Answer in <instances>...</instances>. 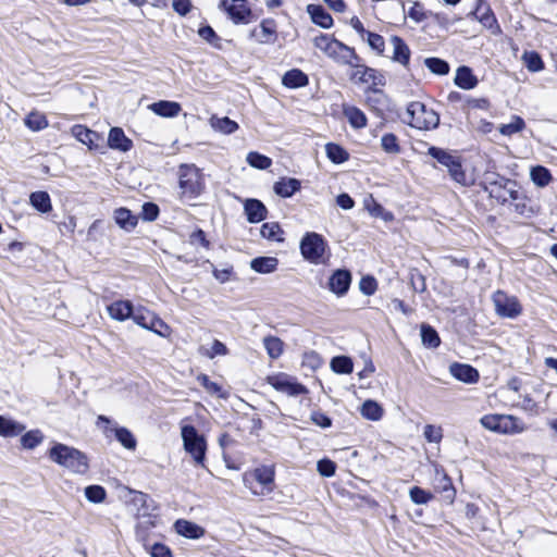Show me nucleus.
I'll use <instances>...</instances> for the list:
<instances>
[{
    "label": "nucleus",
    "instance_id": "nucleus-38",
    "mask_svg": "<svg viewBox=\"0 0 557 557\" xmlns=\"http://www.w3.org/2000/svg\"><path fill=\"white\" fill-rule=\"evenodd\" d=\"M344 114L350 125L355 128H362L367 125V117L364 113L356 107H346L344 109Z\"/></svg>",
    "mask_w": 557,
    "mask_h": 557
},
{
    "label": "nucleus",
    "instance_id": "nucleus-40",
    "mask_svg": "<svg viewBox=\"0 0 557 557\" xmlns=\"http://www.w3.org/2000/svg\"><path fill=\"white\" fill-rule=\"evenodd\" d=\"M381 147L388 154H399L401 147L398 137L393 133H386L381 137Z\"/></svg>",
    "mask_w": 557,
    "mask_h": 557
},
{
    "label": "nucleus",
    "instance_id": "nucleus-34",
    "mask_svg": "<svg viewBox=\"0 0 557 557\" xmlns=\"http://www.w3.org/2000/svg\"><path fill=\"white\" fill-rule=\"evenodd\" d=\"M210 125L214 131L225 135L233 134L238 129V124L227 116L219 117L213 115L210 119Z\"/></svg>",
    "mask_w": 557,
    "mask_h": 557
},
{
    "label": "nucleus",
    "instance_id": "nucleus-31",
    "mask_svg": "<svg viewBox=\"0 0 557 557\" xmlns=\"http://www.w3.org/2000/svg\"><path fill=\"white\" fill-rule=\"evenodd\" d=\"M455 84L462 89L469 90L478 85V79L473 75L471 69L460 66L455 76Z\"/></svg>",
    "mask_w": 557,
    "mask_h": 557
},
{
    "label": "nucleus",
    "instance_id": "nucleus-17",
    "mask_svg": "<svg viewBox=\"0 0 557 557\" xmlns=\"http://www.w3.org/2000/svg\"><path fill=\"white\" fill-rule=\"evenodd\" d=\"M450 374L458 381L467 384L476 383L479 381V372L469 364L453 363L449 367Z\"/></svg>",
    "mask_w": 557,
    "mask_h": 557
},
{
    "label": "nucleus",
    "instance_id": "nucleus-32",
    "mask_svg": "<svg viewBox=\"0 0 557 557\" xmlns=\"http://www.w3.org/2000/svg\"><path fill=\"white\" fill-rule=\"evenodd\" d=\"M274 191L281 197L293 196L300 188V182L297 178H282L274 184Z\"/></svg>",
    "mask_w": 557,
    "mask_h": 557
},
{
    "label": "nucleus",
    "instance_id": "nucleus-2",
    "mask_svg": "<svg viewBox=\"0 0 557 557\" xmlns=\"http://www.w3.org/2000/svg\"><path fill=\"white\" fill-rule=\"evenodd\" d=\"M180 198L194 200L205 189L203 174L195 164H182L178 169Z\"/></svg>",
    "mask_w": 557,
    "mask_h": 557
},
{
    "label": "nucleus",
    "instance_id": "nucleus-59",
    "mask_svg": "<svg viewBox=\"0 0 557 557\" xmlns=\"http://www.w3.org/2000/svg\"><path fill=\"white\" fill-rule=\"evenodd\" d=\"M363 40H367L370 48L374 50L376 53L382 54L384 52L385 41L381 35L368 32Z\"/></svg>",
    "mask_w": 557,
    "mask_h": 557
},
{
    "label": "nucleus",
    "instance_id": "nucleus-9",
    "mask_svg": "<svg viewBox=\"0 0 557 557\" xmlns=\"http://www.w3.org/2000/svg\"><path fill=\"white\" fill-rule=\"evenodd\" d=\"M492 301L495 312L502 318L515 319L522 312V306L518 298L509 296L504 290H496L492 296Z\"/></svg>",
    "mask_w": 557,
    "mask_h": 557
},
{
    "label": "nucleus",
    "instance_id": "nucleus-24",
    "mask_svg": "<svg viewBox=\"0 0 557 557\" xmlns=\"http://www.w3.org/2000/svg\"><path fill=\"white\" fill-rule=\"evenodd\" d=\"M175 531L187 539H200L205 534L203 528L195 522L180 519L174 524Z\"/></svg>",
    "mask_w": 557,
    "mask_h": 557
},
{
    "label": "nucleus",
    "instance_id": "nucleus-61",
    "mask_svg": "<svg viewBox=\"0 0 557 557\" xmlns=\"http://www.w3.org/2000/svg\"><path fill=\"white\" fill-rule=\"evenodd\" d=\"M423 435L429 443L438 444L443 438V430L441 426L426 424L424 426Z\"/></svg>",
    "mask_w": 557,
    "mask_h": 557
},
{
    "label": "nucleus",
    "instance_id": "nucleus-20",
    "mask_svg": "<svg viewBox=\"0 0 557 557\" xmlns=\"http://www.w3.org/2000/svg\"><path fill=\"white\" fill-rule=\"evenodd\" d=\"M453 181L461 186H471L473 178L466 173L462 168L461 160L459 157H455L454 160L446 166Z\"/></svg>",
    "mask_w": 557,
    "mask_h": 557
},
{
    "label": "nucleus",
    "instance_id": "nucleus-4",
    "mask_svg": "<svg viewBox=\"0 0 557 557\" xmlns=\"http://www.w3.org/2000/svg\"><path fill=\"white\" fill-rule=\"evenodd\" d=\"M480 423L484 429L504 435L521 434L529 429L523 419L513 414H485Z\"/></svg>",
    "mask_w": 557,
    "mask_h": 557
},
{
    "label": "nucleus",
    "instance_id": "nucleus-27",
    "mask_svg": "<svg viewBox=\"0 0 557 557\" xmlns=\"http://www.w3.org/2000/svg\"><path fill=\"white\" fill-rule=\"evenodd\" d=\"M71 134L78 141L88 146L89 149H94L97 147L96 141L99 139V135L96 132L87 128L86 126L74 125L71 128Z\"/></svg>",
    "mask_w": 557,
    "mask_h": 557
},
{
    "label": "nucleus",
    "instance_id": "nucleus-3",
    "mask_svg": "<svg viewBox=\"0 0 557 557\" xmlns=\"http://www.w3.org/2000/svg\"><path fill=\"white\" fill-rule=\"evenodd\" d=\"M404 121L420 131L434 129L440 124L438 113L421 101H411L406 109Z\"/></svg>",
    "mask_w": 557,
    "mask_h": 557
},
{
    "label": "nucleus",
    "instance_id": "nucleus-55",
    "mask_svg": "<svg viewBox=\"0 0 557 557\" xmlns=\"http://www.w3.org/2000/svg\"><path fill=\"white\" fill-rule=\"evenodd\" d=\"M523 61L527 69L531 72H539L544 67V63L540 54L534 51L524 52Z\"/></svg>",
    "mask_w": 557,
    "mask_h": 557
},
{
    "label": "nucleus",
    "instance_id": "nucleus-52",
    "mask_svg": "<svg viewBox=\"0 0 557 557\" xmlns=\"http://www.w3.org/2000/svg\"><path fill=\"white\" fill-rule=\"evenodd\" d=\"M197 381L199 384L211 395H215L221 398H225V394L222 392V387L215 383L212 382L207 374H199L197 376Z\"/></svg>",
    "mask_w": 557,
    "mask_h": 557
},
{
    "label": "nucleus",
    "instance_id": "nucleus-51",
    "mask_svg": "<svg viewBox=\"0 0 557 557\" xmlns=\"http://www.w3.org/2000/svg\"><path fill=\"white\" fill-rule=\"evenodd\" d=\"M199 352L209 359H213L216 356H226L228 349L222 342L214 339L210 348L201 347Z\"/></svg>",
    "mask_w": 557,
    "mask_h": 557
},
{
    "label": "nucleus",
    "instance_id": "nucleus-33",
    "mask_svg": "<svg viewBox=\"0 0 557 557\" xmlns=\"http://www.w3.org/2000/svg\"><path fill=\"white\" fill-rule=\"evenodd\" d=\"M29 203L41 213H48L52 210L50 196L47 191H34L29 196Z\"/></svg>",
    "mask_w": 557,
    "mask_h": 557
},
{
    "label": "nucleus",
    "instance_id": "nucleus-53",
    "mask_svg": "<svg viewBox=\"0 0 557 557\" xmlns=\"http://www.w3.org/2000/svg\"><path fill=\"white\" fill-rule=\"evenodd\" d=\"M409 497L412 503L417 505H424L433 498V494L419 486H413L409 490Z\"/></svg>",
    "mask_w": 557,
    "mask_h": 557
},
{
    "label": "nucleus",
    "instance_id": "nucleus-48",
    "mask_svg": "<svg viewBox=\"0 0 557 557\" xmlns=\"http://www.w3.org/2000/svg\"><path fill=\"white\" fill-rule=\"evenodd\" d=\"M261 236L269 240L282 242L283 240V231L277 223H264L260 230Z\"/></svg>",
    "mask_w": 557,
    "mask_h": 557
},
{
    "label": "nucleus",
    "instance_id": "nucleus-11",
    "mask_svg": "<svg viewBox=\"0 0 557 557\" xmlns=\"http://www.w3.org/2000/svg\"><path fill=\"white\" fill-rule=\"evenodd\" d=\"M129 505L136 511L137 518L152 517L157 512L154 500L147 494L137 491H129Z\"/></svg>",
    "mask_w": 557,
    "mask_h": 557
},
{
    "label": "nucleus",
    "instance_id": "nucleus-26",
    "mask_svg": "<svg viewBox=\"0 0 557 557\" xmlns=\"http://www.w3.org/2000/svg\"><path fill=\"white\" fill-rule=\"evenodd\" d=\"M158 523L159 517L157 512H153L152 517L138 518V522L136 524V539L141 542L144 546H147L149 529L156 528Z\"/></svg>",
    "mask_w": 557,
    "mask_h": 557
},
{
    "label": "nucleus",
    "instance_id": "nucleus-36",
    "mask_svg": "<svg viewBox=\"0 0 557 557\" xmlns=\"http://www.w3.org/2000/svg\"><path fill=\"white\" fill-rule=\"evenodd\" d=\"M111 432H114L115 438L121 443V445L128 449L134 450L137 446V441L133 433L123 426H115L110 429Z\"/></svg>",
    "mask_w": 557,
    "mask_h": 557
},
{
    "label": "nucleus",
    "instance_id": "nucleus-43",
    "mask_svg": "<svg viewBox=\"0 0 557 557\" xmlns=\"http://www.w3.org/2000/svg\"><path fill=\"white\" fill-rule=\"evenodd\" d=\"M352 361L349 357L337 356L331 360V369L338 374H349L352 372Z\"/></svg>",
    "mask_w": 557,
    "mask_h": 557
},
{
    "label": "nucleus",
    "instance_id": "nucleus-35",
    "mask_svg": "<svg viewBox=\"0 0 557 557\" xmlns=\"http://www.w3.org/2000/svg\"><path fill=\"white\" fill-rule=\"evenodd\" d=\"M263 347L271 359L280 358L284 352V343L281 338L269 335L263 338Z\"/></svg>",
    "mask_w": 557,
    "mask_h": 557
},
{
    "label": "nucleus",
    "instance_id": "nucleus-23",
    "mask_svg": "<svg viewBox=\"0 0 557 557\" xmlns=\"http://www.w3.org/2000/svg\"><path fill=\"white\" fill-rule=\"evenodd\" d=\"M133 305L128 300H116L108 306L109 315L116 321H125L133 313Z\"/></svg>",
    "mask_w": 557,
    "mask_h": 557
},
{
    "label": "nucleus",
    "instance_id": "nucleus-12",
    "mask_svg": "<svg viewBox=\"0 0 557 557\" xmlns=\"http://www.w3.org/2000/svg\"><path fill=\"white\" fill-rule=\"evenodd\" d=\"M347 66L351 67V73L349 75L351 82L356 84H370L373 86L379 84L376 82V71L364 65L359 55L357 60H354L350 64H347Z\"/></svg>",
    "mask_w": 557,
    "mask_h": 557
},
{
    "label": "nucleus",
    "instance_id": "nucleus-29",
    "mask_svg": "<svg viewBox=\"0 0 557 557\" xmlns=\"http://www.w3.org/2000/svg\"><path fill=\"white\" fill-rule=\"evenodd\" d=\"M308 76L298 69L287 71L282 77V84L287 88H299L308 85Z\"/></svg>",
    "mask_w": 557,
    "mask_h": 557
},
{
    "label": "nucleus",
    "instance_id": "nucleus-49",
    "mask_svg": "<svg viewBox=\"0 0 557 557\" xmlns=\"http://www.w3.org/2000/svg\"><path fill=\"white\" fill-rule=\"evenodd\" d=\"M154 314H156L154 312L140 307V308H137L136 310H133L131 319H133V321L137 325L148 330L149 324H150L152 318L154 317Z\"/></svg>",
    "mask_w": 557,
    "mask_h": 557
},
{
    "label": "nucleus",
    "instance_id": "nucleus-13",
    "mask_svg": "<svg viewBox=\"0 0 557 557\" xmlns=\"http://www.w3.org/2000/svg\"><path fill=\"white\" fill-rule=\"evenodd\" d=\"M276 37V23L272 18L263 20L250 32V38L262 45L275 42Z\"/></svg>",
    "mask_w": 557,
    "mask_h": 557
},
{
    "label": "nucleus",
    "instance_id": "nucleus-25",
    "mask_svg": "<svg viewBox=\"0 0 557 557\" xmlns=\"http://www.w3.org/2000/svg\"><path fill=\"white\" fill-rule=\"evenodd\" d=\"M113 219L115 223L126 232H132L138 223L137 216L126 208L115 209L113 212Z\"/></svg>",
    "mask_w": 557,
    "mask_h": 557
},
{
    "label": "nucleus",
    "instance_id": "nucleus-1",
    "mask_svg": "<svg viewBox=\"0 0 557 557\" xmlns=\"http://www.w3.org/2000/svg\"><path fill=\"white\" fill-rule=\"evenodd\" d=\"M49 458L73 473L84 474L88 470V460L78 449L58 443L49 450Z\"/></svg>",
    "mask_w": 557,
    "mask_h": 557
},
{
    "label": "nucleus",
    "instance_id": "nucleus-46",
    "mask_svg": "<svg viewBox=\"0 0 557 557\" xmlns=\"http://www.w3.org/2000/svg\"><path fill=\"white\" fill-rule=\"evenodd\" d=\"M325 152L327 158L334 163H343L348 160L347 151L336 144H326Z\"/></svg>",
    "mask_w": 557,
    "mask_h": 557
},
{
    "label": "nucleus",
    "instance_id": "nucleus-21",
    "mask_svg": "<svg viewBox=\"0 0 557 557\" xmlns=\"http://www.w3.org/2000/svg\"><path fill=\"white\" fill-rule=\"evenodd\" d=\"M247 220L250 223H259L267 216L265 206L258 199H247L244 203Z\"/></svg>",
    "mask_w": 557,
    "mask_h": 557
},
{
    "label": "nucleus",
    "instance_id": "nucleus-41",
    "mask_svg": "<svg viewBox=\"0 0 557 557\" xmlns=\"http://www.w3.org/2000/svg\"><path fill=\"white\" fill-rule=\"evenodd\" d=\"M363 418L372 421H377L383 416V408L373 400H366L360 410Z\"/></svg>",
    "mask_w": 557,
    "mask_h": 557
},
{
    "label": "nucleus",
    "instance_id": "nucleus-5",
    "mask_svg": "<svg viewBox=\"0 0 557 557\" xmlns=\"http://www.w3.org/2000/svg\"><path fill=\"white\" fill-rule=\"evenodd\" d=\"M274 476V467L262 465L251 471L245 472L243 474V482L253 495L264 496L273 492Z\"/></svg>",
    "mask_w": 557,
    "mask_h": 557
},
{
    "label": "nucleus",
    "instance_id": "nucleus-8",
    "mask_svg": "<svg viewBox=\"0 0 557 557\" xmlns=\"http://www.w3.org/2000/svg\"><path fill=\"white\" fill-rule=\"evenodd\" d=\"M265 380L274 389L288 396H298L308 393L306 386L298 383L296 377L284 372L268 375Z\"/></svg>",
    "mask_w": 557,
    "mask_h": 557
},
{
    "label": "nucleus",
    "instance_id": "nucleus-10",
    "mask_svg": "<svg viewBox=\"0 0 557 557\" xmlns=\"http://www.w3.org/2000/svg\"><path fill=\"white\" fill-rule=\"evenodd\" d=\"M221 8L236 24H248L251 22L252 12L246 0H222Z\"/></svg>",
    "mask_w": 557,
    "mask_h": 557
},
{
    "label": "nucleus",
    "instance_id": "nucleus-7",
    "mask_svg": "<svg viewBox=\"0 0 557 557\" xmlns=\"http://www.w3.org/2000/svg\"><path fill=\"white\" fill-rule=\"evenodd\" d=\"M181 436L184 449L191 456L196 465L203 466L207 451V442L195 426L181 424Z\"/></svg>",
    "mask_w": 557,
    "mask_h": 557
},
{
    "label": "nucleus",
    "instance_id": "nucleus-19",
    "mask_svg": "<svg viewBox=\"0 0 557 557\" xmlns=\"http://www.w3.org/2000/svg\"><path fill=\"white\" fill-rule=\"evenodd\" d=\"M148 108L154 114L162 116V117H175L182 111V107L178 102L168 101V100H160V101L153 102V103L149 104Z\"/></svg>",
    "mask_w": 557,
    "mask_h": 557
},
{
    "label": "nucleus",
    "instance_id": "nucleus-57",
    "mask_svg": "<svg viewBox=\"0 0 557 557\" xmlns=\"http://www.w3.org/2000/svg\"><path fill=\"white\" fill-rule=\"evenodd\" d=\"M106 490L100 485H90L85 488V496L90 503L100 504L106 499Z\"/></svg>",
    "mask_w": 557,
    "mask_h": 557
},
{
    "label": "nucleus",
    "instance_id": "nucleus-45",
    "mask_svg": "<svg viewBox=\"0 0 557 557\" xmlns=\"http://www.w3.org/2000/svg\"><path fill=\"white\" fill-rule=\"evenodd\" d=\"M421 338L423 345L430 348H436L441 343L437 332L428 324L421 325Z\"/></svg>",
    "mask_w": 557,
    "mask_h": 557
},
{
    "label": "nucleus",
    "instance_id": "nucleus-58",
    "mask_svg": "<svg viewBox=\"0 0 557 557\" xmlns=\"http://www.w3.org/2000/svg\"><path fill=\"white\" fill-rule=\"evenodd\" d=\"M148 330L162 337H169L171 334L170 326L157 314L152 318Z\"/></svg>",
    "mask_w": 557,
    "mask_h": 557
},
{
    "label": "nucleus",
    "instance_id": "nucleus-44",
    "mask_svg": "<svg viewBox=\"0 0 557 557\" xmlns=\"http://www.w3.org/2000/svg\"><path fill=\"white\" fill-rule=\"evenodd\" d=\"M525 127V123L522 117L513 115L511 121L506 124H502L498 128L499 133L504 136H511L521 132Z\"/></svg>",
    "mask_w": 557,
    "mask_h": 557
},
{
    "label": "nucleus",
    "instance_id": "nucleus-39",
    "mask_svg": "<svg viewBox=\"0 0 557 557\" xmlns=\"http://www.w3.org/2000/svg\"><path fill=\"white\" fill-rule=\"evenodd\" d=\"M24 123L29 129L34 132L45 129L48 126V120L46 115L38 111H32L25 117Z\"/></svg>",
    "mask_w": 557,
    "mask_h": 557
},
{
    "label": "nucleus",
    "instance_id": "nucleus-63",
    "mask_svg": "<svg viewBox=\"0 0 557 557\" xmlns=\"http://www.w3.org/2000/svg\"><path fill=\"white\" fill-rule=\"evenodd\" d=\"M198 35L206 41H208L209 44H211L212 46L214 47H220V38L218 37V35L215 34V32L213 30L212 27L210 26H203L201 28H199L198 30Z\"/></svg>",
    "mask_w": 557,
    "mask_h": 557
},
{
    "label": "nucleus",
    "instance_id": "nucleus-50",
    "mask_svg": "<svg viewBox=\"0 0 557 557\" xmlns=\"http://www.w3.org/2000/svg\"><path fill=\"white\" fill-rule=\"evenodd\" d=\"M246 161L248 162V164L250 166L260 169V170H265V169L270 168L272 164V160L269 157L261 154L259 152H256V151L249 152L247 154Z\"/></svg>",
    "mask_w": 557,
    "mask_h": 557
},
{
    "label": "nucleus",
    "instance_id": "nucleus-22",
    "mask_svg": "<svg viewBox=\"0 0 557 557\" xmlns=\"http://www.w3.org/2000/svg\"><path fill=\"white\" fill-rule=\"evenodd\" d=\"M389 41L393 47V61L407 66L410 60V49L408 45L399 36H392Z\"/></svg>",
    "mask_w": 557,
    "mask_h": 557
},
{
    "label": "nucleus",
    "instance_id": "nucleus-37",
    "mask_svg": "<svg viewBox=\"0 0 557 557\" xmlns=\"http://www.w3.org/2000/svg\"><path fill=\"white\" fill-rule=\"evenodd\" d=\"M337 40L333 35L320 34L312 39V44L327 57L332 48L337 47Z\"/></svg>",
    "mask_w": 557,
    "mask_h": 557
},
{
    "label": "nucleus",
    "instance_id": "nucleus-56",
    "mask_svg": "<svg viewBox=\"0 0 557 557\" xmlns=\"http://www.w3.org/2000/svg\"><path fill=\"white\" fill-rule=\"evenodd\" d=\"M428 154H430L432 158L437 160L438 163H441L443 166H447L456 156L449 153L448 151L437 148V147H430L428 150Z\"/></svg>",
    "mask_w": 557,
    "mask_h": 557
},
{
    "label": "nucleus",
    "instance_id": "nucleus-30",
    "mask_svg": "<svg viewBox=\"0 0 557 557\" xmlns=\"http://www.w3.org/2000/svg\"><path fill=\"white\" fill-rule=\"evenodd\" d=\"M278 260L274 257H258L250 261V268L258 273L269 274L277 269Z\"/></svg>",
    "mask_w": 557,
    "mask_h": 557
},
{
    "label": "nucleus",
    "instance_id": "nucleus-60",
    "mask_svg": "<svg viewBox=\"0 0 557 557\" xmlns=\"http://www.w3.org/2000/svg\"><path fill=\"white\" fill-rule=\"evenodd\" d=\"M144 547L147 552L150 553L151 557H173L171 549L162 543H154L149 545L148 541L147 546Z\"/></svg>",
    "mask_w": 557,
    "mask_h": 557
},
{
    "label": "nucleus",
    "instance_id": "nucleus-47",
    "mask_svg": "<svg viewBox=\"0 0 557 557\" xmlns=\"http://www.w3.org/2000/svg\"><path fill=\"white\" fill-rule=\"evenodd\" d=\"M532 182L539 187L547 186L552 181L550 172L541 165H537L531 170Z\"/></svg>",
    "mask_w": 557,
    "mask_h": 557
},
{
    "label": "nucleus",
    "instance_id": "nucleus-16",
    "mask_svg": "<svg viewBox=\"0 0 557 557\" xmlns=\"http://www.w3.org/2000/svg\"><path fill=\"white\" fill-rule=\"evenodd\" d=\"M108 145L111 149L127 152L133 147V141L126 137L121 127H112L108 136Z\"/></svg>",
    "mask_w": 557,
    "mask_h": 557
},
{
    "label": "nucleus",
    "instance_id": "nucleus-54",
    "mask_svg": "<svg viewBox=\"0 0 557 557\" xmlns=\"http://www.w3.org/2000/svg\"><path fill=\"white\" fill-rule=\"evenodd\" d=\"M425 65L432 73L437 75H446L449 72L448 63L438 58L425 59Z\"/></svg>",
    "mask_w": 557,
    "mask_h": 557
},
{
    "label": "nucleus",
    "instance_id": "nucleus-18",
    "mask_svg": "<svg viewBox=\"0 0 557 557\" xmlns=\"http://www.w3.org/2000/svg\"><path fill=\"white\" fill-rule=\"evenodd\" d=\"M307 13L310 15L312 23L324 29H330L334 24L333 17L322 5L308 4Z\"/></svg>",
    "mask_w": 557,
    "mask_h": 557
},
{
    "label": "nucleus",
    "instance_id": "nucleus-15",
    "mask_svg": "<svg viewBox=\"0 0 557 557\" xmlns=\"http://www.w3.org/2000/svg\"><path fill=\"white\" fill-rule=\"evenodd\" d=\"M350 283L351 275L349 271L336 270L329 280V287L337 296H343L347 293Z\"/></svg>",
    "mask_w": 557,
    "mask_h": 557
},
{
    "label": "nucleus",
    "instance_id": "nucleus-62",
    "mask_svg": "<svg viewBox=\"0 0 557 557\" xmlns=\"http://www.w3.org/2000/svg\"><path fill=\"white\" fill-rule=\"evenodd\" d=\"M317 468L322 476L330 478L335 474L336 465L330 459H321L318 461Z\"/></svg>",
    "mask_w": 557,
    "mask_h": 557
},
{
    "label": "nucleus",
    "instance_id": "nucleus-6",
    "mask_svg": "<svg viewBox=\"0 0 557 557\" xmlns=\"http://www.w3.org/2000/svg\"><path fill=\"white\" fill-rule=\"evenodd\" d=\"M300 252L312 264H326L330 259L326 240L314 232L307 233L301 238Z\"/></svg>",
    "mask_w": 557,
    "mask_h": 557
},
{
    "label": "nucleus",
    "instance_id": "nucleus-28",
    "mask_svg": "<svg viewBox=\"0 0 557 557\" xmlns=\"http://www.w3.org/2000/svg\"><path fill=\"white\" fill-rule=\"evenodd\" d=\"M26 426L11 418L0 416V436L14 437L22 434Z\"/></svg>",
    "mask_w": 557,
    "mask_h": 557
},
{
    "label": "nucleus",
    "instance_id": "nucleus-14",
    "mask_svg": "<svg viewBox=\"0 0 557 557\" xmlns=\"http://www.w3.org/2000/svg\"><path fill=\"white\" fill-rule=\"evenodd\" d=\"M327 58L339 65H347L350 64L354 60H357L358 54L356 53V50L352 47H349L344 42L337 40V47L332 48Z\"/></svg>",
    "mask_w": 557,
    "mask_h": 557
},
{
    "label": "nucleus",
    "instance_id": "nucleus-64",
    "mask_svg": "<svg viewBox=\"0 0 557 557\" xmlns=\"http://www.w3.org/2000/svg\"><path fill=\"white\" fill-rule=\"evenodd\" d=\"M159 215V207L153 202L143 205L141 216L145 221H154Z\"/></svg>",
    "mask_w": 557,
    "mask_h": 557
},
{
    "label": "nucleus",
    "instance_id": "nucleus-42",
    "mask_svg": "<svg viewBox=\"0 0 557 557\" xmlns=\"http://www.w3.org/2000/svg\"><path fill=\"white\" fill-rule=\"evenodd\" d=\"M44 434L40 430H32L21 437V445L25 449H34L44 442Z\"/></svg>",
    "mask_w": 557,
    "mask_h": 557
}]
</instances>
